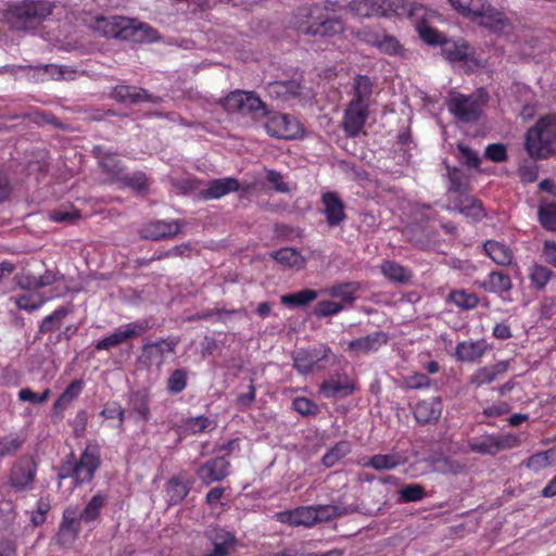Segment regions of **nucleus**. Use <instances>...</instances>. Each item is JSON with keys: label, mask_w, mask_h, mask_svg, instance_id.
Listing matches in <instances>:
<instances>
[{"label": "nucleus", "mask_w": 556, "mask_h": 556, "mask_svg": "<svg viewBox=\"0 0 556 556\" xmlns=\"http://www.w3.org/2000/svg\"><path fill=\"white\" fill-rule=\"evenodd\" d=\"M92 29L106 38H117L134 42H152L159 39L154 28L146 23L124 16H99Z\"/></svg>", "instance_id": "f257e3e1"}, {"label": "nucleus", "mask_w": 556, "mask_h": 556, "mask_svg": "<svg viewBox=\"0 0 556 556\" xmlns=\"http://www.w3.org/2000/svg\"><path fill=\"white\" fill-rule=\"evenodd\" d=\"M53 4L48 0H24L11 5L5 20L15 31H29L37 28L52 14Z\"/></svg>", "instance_id": "f03ea898"}, {"label": "nucleus", "mask_w": 556, "mask_h": 556, "mask_svg": "<svg viewBox=\"0 0 556 556\" xmlns=\"http://www.w3.org/2000/svg\"><path fill=\"white\" fill-rule=\"evenodd\" d=\"M525 148L530 157L544 160L554 154L556 149V115L541 117L531 127L525 138Z\"/></svg>", "instance_id": "7ed1b4c3"}, {"label": "nucleus", "mask_w": 556, "mask_h": 556, "mask_svg": "<svg viewBox=\"0 0 556 556\" xmlns=\"http://www.w3.org/2000/svg\"><path fill=\"white\" fill-rule=\"evenodd\" d=\"M70 457L72 460H68L61 466L59 478L65 479L72 477L75 480V484H83L91 481L101 463L98 448L96 446H87L81 453L78 462H75L73 453Z\"/></svg>", "instance_id": "20e7f679"}, {"label": "nucleus", "mask_w": 556, "mask_h": 556, "mask_svg": "<svg viewBox=\"0 0 556 556\" xmlns=\"http://www.w3.org/2000/svg\"><path fill=\"white\" fill-rule=\"evenodd\" d=\"M486 100L488 93L483 89L469 96L451 91L446 104L448 111L459 121L473 122L480 116Z\"/></svg>", "instance_id": "39448f33"}, {"label": "nucleus", "mask_w": 556, "mask_h": 556, "mask_svg": "<svg viewBox=\"0 0 556 556\" xmlns=\"http://www.w3.org/2000/svg\"><path fill=\"white\" fill-rule=\"evenodd\" d=\"M350 9L361 17L412 14V9L407 3L392 0H353L350 2Z\"/></svg>", "instance_id": "423d86ee"}, {"label": "nucleus", "mask_w": 556, "mask_h": 556, "mask_svg": "<svg viewBox=\"0 0 556 556\" xmlns=\"http://www.w3.org/2000/svg\"><path fill=\"white\" fill-rule=\"evenodd\" d=\"M520 445V439L513 433L490 434L485 433L468 442L471 452L482 455H496L497 453L510 450Z\"/></svg>", "instance_id": "0eeeda50"}, {"label": "nucleus", "mask_w": 556, "mask_h": 556, "mask_svg": "<svg viewBox=\"0 0 556 556\" xmlns=\"http://www.w3.org/2000/svg\"><path fill=\"white\" fill-rule=\"evenodd\" d=\"M330 355L331 350L327 345L311 349H299L292 354L293 366L302 375H306L315 370H323L326 368L325 363L328 362Z\"/></svg>", "instance_id": "6e6552de"}, {"label": "nucleus", "mask_w": 556, "mask_h": 556, "mask_svg": "<svg viewBox=\"0 0 556 556\" xmlns=\"http://www.w3.org/2000/svg\"><path fill=\"white\" fill-rule=\"evenodd\" d=\"M325 0H315L311 4L298 8L293 14V26L302 34L317 35L318 29L315 28L325 17Z\"/></svg>", "instance_id": "1a4fd4ad"}, {"label": "nucleus", "mask_w": 556, "mask_h": 556, "mask_svg": "<svg viewBox=\"0 0 556 556\" xmlns=\"http://www.w3.org/2000/svg\"><path fill=\"white\" fill-rule=\"evenodd\" d=\"M269 136L292 140L301 138L304 135V128L301 123L288 114H276L269 117L265 124Z\"/></svg>", "instance_id": "9d476101"}, {"label": "nucleus", "mask_w": 556, "mask_h": 556, "mask_svg": "<svg viewBox=\"0 0 556 556\" xmlns=\"http://www.w3.org/2000/svg\"><path fill=\"white\" fill-rule=\"evenodd\" d=\"M442 54L453 65L475 70L479 63L473 56V50L463 39L444 40L442 42Z\"/></svg>", "instance_id": "9b49d317"}, {"label": "nucleus", "mask_w": 556, "mask_h": 556, "mask_svg": "<svg viewBox=\"0 0 556 556\" xmlns=\"http://www.w3.org/2000/svg\"><path fill=\"white\" fill-rule=\"evenodd\" d=\"M150 329V325L148 320H139L126 324L117 328L110 336L103 338L98 341L94 345L96 350H109L111 348L117 346L122 343H126L137 337H140L142 333Z\"/></svg>", "instance_id": "f8f14e48"}, {"label": "nucleus", "mask_w": 556, "mask_h": 556, "mask_svg": "<svg viewBox=\"0 0 556 556\" xmlns=\"http://www.w3.org/2000/svg\"><path fill=\"white\" fill-rule=\"evenodd\" d=\"M37 475V465L30 457L18 459L11 469L9 483L15 492H25L33 488Z\"/></svg>", "instance_id": "ddd939ff"}, {"label": "nucleus", "mask_w": 556, "mask_h": 556, "mask_svg": "<svg viewBox=\"0 0 556 556\" xmlns=\"http://www.w3.org/2000/svg\"><path fill=\"white\" fill-rule=\"evenodd\" d=\"M224 106L228 112H260L265 110L264 102L253 91L235 90L224 99Z\"/></svg>", "instance_id": "4468645a"}, {"label": "nucleus", "mask_w": 556, "mask_h": 556, "mask_svg": "<svg viewBox=\"0 0 556 556\" xmlns=\"http://www.w3.org/2000/svg\"><path fill=\"white\" fill-rule=\"evenodd\" d=\"M368 113V103L350 101L343 114V131L353 138L363 134Z\"/></svg>", "instance_id": "2eb2a0df"}, {"label": "nucleus", "mask_w": 556, "mask_h": 556, "mask_svg": "<svg viewBox=\"0 0 556 556\" xmlns=\"http://www.w3.org/2000/svg\"><path fill=\"white\" fill-rule=\"evenodd\" d=\"M179 231L180 225L177 220H155L141 228L140 237L151 241L172 240Z\"/></svg>", "instance_id": "dca6fc26"}, {"label": "nucleus", "mask_w": 556, "mask_h": 556, "mask_svg": "<svg viewBox=\"0 0 556 556\" xmlns=\"http://www.w3.org/2000/svg\"><path fill=\"white\" fill-rule=\"evenodd\" d=\"M229 467L230 463L224 456L214 457L197 470V476L203 484L208 485L224 480L229 475Z\"/></svg>", "instance_id": "f3484780"}, {"label": "nucleus", "mask_w": 556, "mask_h": 556, "mask_svg": "<svg viewBox=\"0 0 556 556\" xmlns=\"http://www.w3.org/2000/svg\"><path fill=\"white\" fill-rule=\"evenodd\" d=\"M466 16L471 18L481 17L483 23L495 29H501L505 25L504 14L492 9L485 0L470 1Z\"/></svg>", "instance_id": "a211bd4d"}, {"label": "nucleus", "mask_w": 556, "mask_h": 556, "mask_svg": "<svg viewBox=\"0 0 556 556\" xmlns=\"http://www.w3.org/2000/svg\"><path fill=\"white\" fill-rule=\"evenodd\" d=\"M323 214L329 226H338L345 218V207L339 194L332 191H327L321 195Z\"/></svg>", "instance_id": "6ab92c4d"}, {"label": "nucleus", "mask_w": 556, "mask_h": 556, "mask_svg": "<svg viewBox=\"0 0 556 556\" xmlns=\"http://www.w3.org/2000/svg\"><path fill=\"white\" fill-rule=\"evenodd\" d=\"M93 154L98 159L102 172L106 175V181L116 184L124 174V167L116 155L102 147H94Z\"/></svg>", "instance_id": "aec40b11"}, {"label": "nucleus", "mask_w": 556, "mask_h": 556, "mask_svg": "<svg viewBox=\"0 0 556 556\" xmlns=\"http://www.w3.org/2000/svg\"><path fill=\"white\" fill-rule=\"evenodd\" d=\"M240 187L239 180L233 177H224L211 180L207 187L200 191L201 199L217 200L231 192L238 191Z\"/></svg>", "instance_id": "412c9836"}, {"label": "nucleus", "mask_w": 556, "mask_h": 556, "mask_svg": "<svg viewBox=\"0 0 556 556\" xmlns=\"http://www.w3.org/2000/svg\"><path fill=\"white\" fill-rule=\"evenodd\" d=\"M316 516L317 514L314 510V506H302L293 510L278 513L277 519L292 527H312L316 523Z\"/></svg>", "instance_id": "4be33fe9"}, {"label": "nucleus", "mask_w": 556, "mask_h": 556, "mask_svg": "<svg viewBox=\"0 0 556 556\" xmlns=\"http://www.w3.org/2000/svg\"><path fill=\"white\" fill-rule=\"evenodd\" d=\"M388 341V333L383 331H376L368 336L350 341L348 349L354 353L368 354L377 352L381 346L386 345Z\"/></svg>", "instance_id": "5701e85b"}, {"label": "nucleus", "mask_w": 556, "mask_h": 556, "mask_svg": "<svg viewBox=\"0 0 556 556\" xmlns=\"http://www.w3.org/2000/svg\"><path fill=\"white\" fill-rule=\"evenodd\" d=\"M441 414L442 401L439 396L420 401L414 408V417L416 421L422 425L438 421Z\"/></svg>", "instance_id": "b1692460"}, {"label": "nucleus", "mask_w": 556, "mask_h": 556, "mask_svg": "<svg viewBox=\"0 0 556 556\" xmlns=\"http://www.w3.org/2000/svg\"><path fill=\"white\" fill-rule=\"evenodd\" d=\"M61 279H63L62 275H60L58 271L48 269L40 276L24 275L17 277V286L23 290L35 291L52 286Z\"/></svg>", "instance_id": "393cba45"}, {"label": "nucleus", "mask_w": 556, "mask_h": 556, "mask_svg": "<svg viewBox=\"0 0 556 556\" xmlns=\"http://www.w3.org/2000/svg\"><path fill=\"white\" fill-rule=\"evenodd\" d=\"M486 349L484 341H463L457 344L455 356L460 362L475 363L480 361Z\"/></svg>", "instance_id": "a878e982"}, {"label": "nucleus", "mask_w": 556, "mask_h": 556, "mask_svg": "<svg viewBox=\"0 0 556 556\" xmlns=\"http://www.w3.org/2000/svg\"><path fill=\"white\" fill-rule=\"evenodd\" d=\"M362 288L363 283L359 281H345L327 287L325 293L330 298L341 299L345 303L352 305L356 300L355 293Z\"/></svg>", "instance_id": "bb28decb"}, {"label": "nucleus", "mask_w": 556, "mask_h": 556, "mask_svg": "<svg viewBox=\"0 0 556 556\" xmlns=\"http://www.w3.org/2000/svg\"><path fill=\"white\" fill-rule=\"evenodd\" d=\"M453 210L458 211L472 220H479L484 217L482 203L470 195L457 198L453 203Z\"/></svg>", "instance_id": "cd10ccee"}, {"label": "nucleus", "mask_w": 556, "mask_h": 556, "mask_svg": "<svg viewBox=\"0 0 556 556\" xmlns=\"http://www.w3.org/2000/svg\"><path fill=\"white\" fill-rule=\"evenodd\" d=\"M301 84L296 80L274 81L268 85L271 98L289 100L301 94Z\"/></svg>", "instance_id": "c85d7f7f"}, {"label": "nucleus", "mask_w": 556, "mask_h": 556, "mask_svg": "<svg viewBox=\"0 0 556 556\" xmlns=\"http://www.w3.org/2000/svg\"><path fill=\"white\" fill-rule=\"evenodd\" d=\"M271 257L288 268L300 269L305 264V257L292 247H285L271 253Z\"/></svg>", "instance_id": "c756f323"}, {"label": "nucleus", "mask_w": 556, "mask_h": 556, "mask_svg": "<svg viewBox=\"0 0 556 556\" xmlns=\"http://www.w3.org/2000/svg\"><path fill=\"white\" fill-rule=\"evenodd\" d=\"M480 287L488 292L503 294L511 289L513 283L508 275L502 271H492L486 279L480 283Z\"/></svg>", "instance_id": "7c9ffc66"}, {"label": "nucleus", "mask_w": 556, "mask_h": 556, "mask_svg": "<svg viewBox=\"0 0 556 556\" xmlns=\"http://www.w3.org/2000/svg\"><path fill=\"white\" fill-rule=\"evenodd\" d=\"M380 270L384 278L395 283H407L412 278V273L406 267L393 261H383Z\"/></svg>", "instance_id": "2f4dec72"}, {"label": "nucleus", "mask_w": 556, "mask_h": 556, "mask_svg": "<svg viewBox=\"0 0 556 556\" xmlns=\"http://www.w3.org/2000/svg\"><path fill=\"white\" fill-rule=\"evenodd\" d=\"M354 384L345 378L344 381L339 379L326 380L320 386V391L326 397L346 396L354 392Z\"/></svg>", "instance_id": "473e14b6"}, {"label": "nucleus", "mask_w": 556, "mask_h": 556, "mask_svg": "<svg viewBox=\"0 0 556 556\" xmlns=\"http://www.w3.org/2000/svg\"><path fill=\"white\" fill-rule=\"evenodd\" d=\"M405 463V458L400 454H377L371 456L364 466L376 470H391Z\"/></svg>", "instance_id": "72a5a7b5"}, {"label": "nucleus", "mask_w": 556, "mask_h": 556, "mask_svg": "<svg viewBox=\"0 0 556 556\" xmlns=\"http://www.w3.org/2000/svg\"><path fill=\"white\" fill-rule=\"evenodd\" d=\"M108 503V496L102 493H98L91 497L85 508L80 510V518L85 523H91L99 519L102 508Z\"/></svg>", "instance_id": "f704fd0d"}, {"label": "nucleus", "mask_w": 556, "mask_h": 556, "mask_svg": "<svg viewBox=\"0 0 556 556\" xmlns=\"http://www.w3.org/2000/svg\"><path fill=\"white\" fill-rule=\"evenodd\" d=\"M84 522L80 518V510L76 506H68L63 511L61 531L71 533L73 536L78 535L81 530L80 523Z\"/></svg>", "instance_id": "c9c22d12"}, {"label": "nucleus", "mask_w": 556, "mask_h": 556, "mask_svg": "<svg viewBox=\"0 0 556 556\" xmlns=\"http://www.w3.org/2000/svg\"><path fill=\"white\" fill-rule=\"evenodd\" d=\"M485 254L497 265L508 266L513 264L514 252L510 245H482Z\"/></svg>", "instance_id": "e433bc0d"}, {"label": "nucleus", "mask_w": 556, "mask_h": 556, "mask_svg": "<svg viewBox=\"0 0 556 556\" xmlns=\"http://www.w3.org/2000/svg\"><path fill=\"white\" fill-rule=\"evenodd\" d=\"M112 94L118 101L129 103H136L148 99L146 90L124 85L115 87Z\"/></svg>", "instance_id": "4c0bfd02"}, {"label": "nucleus", "mask_w": 556, "mask_h": 556, "mask_svg": "<svg viewBox=\"0 0 556 556\" xmlns=\"http://www.w3.org/2000/svg\"><path fill=\"white\" fill-rule=\"evenodd\" d=\"M190 484L179 478H172L168 481L166 494L170 505L179 504L189 493Z\"/></svg>", "instance_id": "58836bf2"}, {"label": "nucleus", "mask_w": 556, "mask_h": 556, "mask_svg": "<svg viewBox=\"0 0 556 556\" xmlns=\"http://www.w3.org/2000/svg\"><path fill=\"white\" fill-rule=\"evenodd\" d=\"M72 311L65 306H61L52 314L45 317L39 326V333L52 332L60 328L62 321Z\"/></svg>", "instance_id": "ea45409f"}, {"label": "nucleus", "mask_w": 556, "mask_h": 556, "mask_svg": "<svg viewBox=\"0 0 556 556\" xmlns=\"http://www.w3.org/2000/svg\"><path fill=\"white\" fill-rule=\"evenodd\" d=\"M317 298V292L311 289H303L294 293H288L281 296L282 304L292 307L305 306Z\"/></svg>", "instance_id": "a19ab883"}, {"label": "nucleus", "mask_w": 556, "mask_h": 556, "mask_svg": "<svg viewBox=\"0 0 556 556\" xmlns=\"http://www.w3.org/2000/svg\"><path fill=\"white\" fill-rule=\"evenodd\" d=\"M354 98L351 101L368 103L372 93V81L368 76L357 75L354 79Z\"/></svg>", "instance_id": "79ce46f5"}, {"label": "nucleus", "mask_w": 556, "mask_h": 556, "mask_svg": "<svg viewBox=\"0 0 556 556\" xmlns=\"http://www.w3.org/2000/svg\"><path fill=\"white\" fill-rule=\"evenodd\" d=\"M81 390L83 382L80 380L72 381L63 391V393L59 396V399L54 402V409L63 410L79 395Z\"/></svg>", "instance_id": "37998d69"}, {"label": "nucleus", "mask_w": 556, "mask_h": 556, "mask_svg": "<svg viewBox=\"0 0 556 556\" xmlns=\"http://www.w3.org/2000/svg\"><path fill=\"white\" fill-rule=\"evenodd\" d=\"M555 458L556 454L553 450L539 452L531 455L527 459L526 466L528 469L538 472L551 466L554 463Z\"/></svg>", "instance_id": "c03bdc74"}, {"label": "nucleus", "mask_w": 556, "mask_h": 556, "mask_svg": "<svg viewBox=\"0 0 556 556\" xmlns=\"http://www.w3.org/2000/svg\"><path fill=\"white\" fill-rule=\"evenodd\" d=\"M48 300L49 298H46L42 294L27 293L16 296L14 302L20 309L35 312L39 309Z\"/></svg>", "instance_id": "a18cd8bd"}, {"label": "nucleus", "mask_w": 556, "mask_h": 556, "mask_svg": "<svg viewBox=\"0 0 556 556\" xmlns=\"http://www.w3.org/2000/svg\"><path fill=\"white\" fill-rule=\"evenodd\" d=\"M350 452V442L340 441L323 456L321 463L328 468L333 467L341 458H343Z\"/></svg>", "instance_id": "49530a36"}, {"label": "nucleus", "mask_w": 556, "mask_h": 556, "mask_svg": "<svg viewBox=\"0 0 556 556\" xmlns=\"http://www.w3.org/2000/svg\"><path fill=\"white\" fill-rule=\"evenodd\" d=\"M116 184L122 188L128 187L136 191H143L149 186L148 178L142 172H136L132 174L124 173Z\"/></svg>", "instance_id": "de8ad7c7"}, {"label": "nucleus", "mask_w": 556, "mask_h": 556, "mask_svg": "<svg viewBox=\"0 0 556 556\" xmlns=\"http://www.w3.org/2000/svg\"><path fill=\"white\" fill-rule=\"evenodd\" d=\"M176 342L165 339L147 343L142 346L143 352L150 357H162L165 353H174Z\"/></svg>", "instance_id": "09e8293b"}, {"label": "nucleus", "mask_w": 556, "mask_h": 556, "mask_svg": "<svg viewBox=\"0 0 556 556\" xmlns=\"http://www.w3.org/2000/svg\"><path fill=\"white\" fill-rule=\"evenodd\" d=\"M448 298L455 305L463 309L475 308L479 303V299L475 293H468L465 290L452 291Z\"/></svg>", "instance_id": "8fccbe9b"}, {"label": "nucleus", "mask_w": 556, "mask_h": 556, "mask_svg": "<svg viewBox=\"0 0 556 556\" xmlns=\"http://www.w3.org/2000/svg\"><path fill=\"white\" fill-rule=\"evenodd\" d=\"M314 510L316 511V523L321 521H329L332 518L345 515L350 511L346 507H341L338 505H318L314 506Z\"/></svg>", "instance_id": "3c124183"}, {"label": "nucleus", "mask_w": 556, "mask_h": 556, "mask_svg": "<svg viewBox=\"0 0 556 556\" xmlns=\"http://www.w3.org/2000/svg\"><path fill=\"white\" fill-rule=\"evenodd\" d=\"M401 503L421 501L426 496L425 488L420 484H407L399 492Z\"/></svg>", "instance_id": "603ef678"}, {"label": "nucleus", "mask_w": 556, "mask_h": 556, "mask_svg": "<svg viewBox=\"0 0 556 556\" xmlns=\"http://www.w3.org/2000/svg\"><path fill=\"white\" fill-rule=\"evenodd\" d=\"M368 43L378 47V49L388 54H397L401 51L399 41L391 36H383L381 39H365Z\"/></svg>", "instance_id": "864d4df0"}, {"label": "nucleus", "mask_w": 556, "mask_h": 556, "mask_svg": "<svg viewBox=\"0 0 556 556\" xmlns=\"http://www.w3.org/2000/svg\"><path fill=\"white\" fill-rule=\"evenodd\" d=\"M539 218L544 228L556 230V203L542 204L539 210Z\"/></svg>", "instance_id": "5fc2aeb1"}, {"label": "nucleus", "mask_w": 556, "mask_h": 556, "mask_svg": "<svg viewBox=\"0 0 556 556\" xmlns=\"http://www.w3.org/2000/svg\"><path fill=\"white\" fill-rule=\"evenodd\" d=\"M552 277V271L542 265H533L530 268V279L540 290L544 289Z\"/></svg>", "instance_id": "6e6d98bb"}, {"label": "nucleus", "mask_w": 556, "mask_h": 556, "mask_svg": "<svg viewBox=\"0 0 556 556\" xmlns=\"http://www.w3.org/2000/svg\"><path fill=\"white\" fill-rule=\"evenodd\" d=\"M187 386V371L185 369H175L167 379V390L177 394Z\"/></svg>", "instance_id": "4d7b16f0"}, {"label": "nucleus", "mask_w": 556, "mask_h": 556, "mask_svg": "<svg viewBox=\"0 0 556 556\" xmlns=\"http://www.w3.org/2000/svg\"><path fill=\"white\" fill-rule=\"evenodd\" d=\"M292 407L302 416H315L319 413L318 405L303 396L295 397L292 402Z\"/></svg>", "instance_id": "13d9d810"}, {"label": "nucleus", "mask_w": 556, "mask_h": 556, "mask_svg": "<svg viewBox=\"0 0 556 556\" xmlns=\"http://www.w3.org/2000/svg\"><path fill=\"white\" fill-rule=\"evenodd\" d=\"M315 29H318L317 35L333 36L340 34L344 29L343 22L339 18L324 20L319 22Z\"/></svg>", "instance_id": "bf43d9fd"}, {"label": "nucleus", "mask_w": 556, "mask_h": 556, "mask_svg": "<svg viewBox=\"0 0 556 556\" xmlns=\"http://www.w3.org/2000/svg\"><path fill=\"white\" fill-rule=\"evenodd\" d=\"M80 215L78 211L73 208H59L49 212L50 220L54 223H67L72 224L75 220L79 219Z\"/></svg>", "instance_id": "052dcab7"}, {"label": "nucleus", "mask_w": 556, "mask_h": 556, "mask_svg": "<svg viewBox=\"0 0 556 556\" xmlns=\"http://www.w3.org/2000/svg\"><path fill=\"white\" fill-rule=\"evenodd\" d=\"M343 309V305L333 301H320L314 308V314L317 317H328L340 313Z\"/></svg>", "instance_id": "680f3d73"}, {"label": "nucleus", "mask_w": 556, "mask_h": 556, "mask_svg": "<svg viewBox=\"0 0 556 556\" xmlns=\"http://www.w3.org/2000/svg\"><path fill=\"white\" fill-rule=\"evenodd\" d=\"M495 380L494 371L490 367H481L471 376L470 383L476 388H480Z\"/></svg>", "instance_id": "e2e57ef3"}, {"label": "nucleus", "mask_w": 556, "mask_h": 556, "mask_svg": "<svg viewBox=\"0 0 556 556\" xmlns=\"http://www.w3.org/2000/svg\"><path fill=\"white\" fill-rule=\"evenodd\" d=\"M417 29L420 38L428 45H442L444 41L440 33L426 24H419Z\"/></svg>", "instance_id": "0e129e2a"}, {"label": "nucleus", "mask_w": 556, "mask_h": 556, "mask_svg": "<svg viewBox=\"0 0 556 556\" xmlns=\"http://www.w3.org/2000/svg\"><path fill=\"white\" fill-rule=\"evenodd\" d=\"M484 156L495 163H501L507 159V150L503 143H492L486 146Z\"/></svg>", "instance_id": "69168bd1"}, {"label": "nucleus", "mask_w": 556, "mask_h": 556, "mask_svg": "<svg viewBox=\"0 0 556 556\" xmlns=\"http://www.w3.org/2000/svg\"><path fill=\"white\" fill-rule=\"evenodd\" d=\"M404 386L410 390L427 389L431 386V379L425 374H415L404 378Z\"/></svg>", "instance_id": "338daca9"}, {"label": "nucleus", "mask_w": 556, "mask_h": 556, "mask_svg": "<svg viewBox=\"0 0 556 556\" xmlns=\"http://www.w3.org/2000/svg\"><path fill=\"white\" fill-rule=\"evenodd\" d=\"M22 446V441L16 437H4L0 439V458L15 454Z\"/></svg>", "instance_id": "774afa93"}]
</instances>
